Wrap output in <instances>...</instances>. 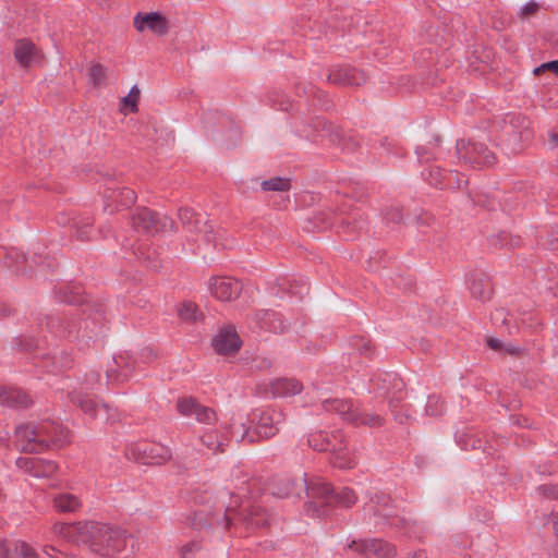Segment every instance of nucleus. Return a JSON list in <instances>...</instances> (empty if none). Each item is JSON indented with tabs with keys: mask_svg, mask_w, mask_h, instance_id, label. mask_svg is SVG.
<instances>
[{
	"mask_svg": "<svg viewBox=\"0 0 558 558\" xmlns=\"http://www.w3.org/2000/svg\"><path fill=\"white\" fill-rule=\"evenodd\" d=\"M545 71H551V72L558 74V60L545 62V63L541 64L539 66H536L533 70V73L535 75H538L539 73L545 72Z\"/></svg>",
	"mask_w": 558,
	"mask_h": 558,
	"instance_id": "nucleus-41",
	"label": "nucleus"
},
{
	"mask_svg": "<svg viewBox=\"0 0 558 558\" xmlns=\"http://www.w3.org/2000/svg\"><path fill=\"white\" fill-rule=\"evenodd\" d=\"M322 405L326 411L335 412L343 421L354 425L380 426L384 422L380 415L361 412L348 400L325 399L322 401Z\"/></svg>",
	"mask_w": 558,
	"mask_h": 558,
	"instance_id": "nucleus-5",
	"label": "nucleus"
},
{
	"mask_svg": "<svg viewBox=\"0 0 558 558\" xmlns=\"http://www.w3.org/2000/svg\"><path fill=\"white\" fill-rule=\"evenodd\" d=\"M1 558H38V555L28 543L16 541L12 547L1 550Z\"/></svg>",
	"mask_w": 558,
	"mask_h": 558,
	"instance_id": "nucleus-24",
	"label": "nucleus"
},
{
	"mask_svg": "<svg viewBox=\"0 0 558 558\" xmlns=\"http://www.w3.org/2000/svg\"><path fill=\"white\" fill-rule=\"evenodd\" d=\"M179 218L181 222L189 228L191 231L202 233L206 242L214 240L211 235L214 232V226L208 223L201 215L194 213L192 209H181L179 211Z\"/></svg>",
	"mask_w": 558,
	"mask_h": 558,
	"instance_id": "nucleus-16",
	"label": "nucleus"
},
{
	"mask_svg": "<svg viewBox=\"0 0 558 558\" xmlns=\"http://www.w3.org/2000/svg\"><path fill=\"white\" fill-rule=\"evenodd\" d=\"M31 398L21 389L12 387L0 388V404L8 408H27L31 405Z\"/></svg>",
	"mask_w": 558,
	"mask_h": 558,
	"instance_id": "nucleus-20",
	"label": "nucleus"
},
{
	"mask_svg": "<svg viewBox=\"0 0 558 558\" xmlns=\"http://www.w3.org/2000/svg\"><path fill=\"white\" fill-rule=\"evenodd\" d=\"M16 465L35 477H46L56 472L57 465L52 461L38 458H19Z\"/></svg>",
	"mask_w": 558,
	"mask_h": 558,
	"instance_id": "nucleus-18",
	"label": "nucleus"
},
{
	"mask_svg": "<svg viewBox=\"0 0 558 558\" xmlns=\"http://www.w3.org/2000/svg\"><path fill=\"white\" fill-rule=\"evenodd\" d=\"M248 523L253 526H264L267 523L266 515L259 507H253L246 517Z\"/></svg>",
	"mask_w": 558,
	"mask_h": 558,
	"instance_id": "nucleus-34",
	"label": "nucleus"
},
{
	"mask_svg": "<svg viewBox=\"0 0 558 558\" xmlns=\"http://www.w3.org/2000/svg\"><path fill=\"white\" fill-rule=\"evenodd\" d=\"M459 158L474 168L492 166L495 162L494 154L483 144L459 141L457 143Z\"/></svg>",
	"mask_w": 558,
	"mask_h": 558,
	"instance_id": "nucleus-8",
	"label": "nucleus"
},
{
	"mask_svg": "<svg viewBox=\"0 0 558 558\" xmlns=\"http://www.w3.org/2000/svg\"><path fill=\"white\" fill-rule=\"evenodd\" d=\"M291 187L290 180L284 178H271L262 182L264 191L284 192Z\"/></svg>",
	"mask_w": 558,
	"mask_h": 558,
	"instance_id": "nucleus-32",
	"label": "nucleus"
},
{
	"mask_svg": "<svg viewBox=\"0 0 558 558\" xmlns=\"http://www.w3.org/2000/svg\"><path fill=\"white\" fill-rule=\"evenodd\" d=\"M270 391L267 395L272 397L295 396L302 391V385L295 379L279 378L269 384Z\"/></svg>",
	"mask_w": 558,
	"mask_h": 558,
	"instance_id": "nucleus-21",
	"label": "nucleus"
},
{
	"mask_svg": "<svg viewBox=\"0 0 558 558\" xmlns=\"http://www.w3.org/2000/svg\"><path fill=\"white\" fill-rule=\"evenodd\" d=\"M87 534L93 549L107 557L119 554L128 543L124 530L98 522H88Z\"/></svg>",
	"mask_w": 558,
	"mask_h": 558,
	"instance_id": "nucleus-3",
	"label": "nucleus"
},
{
	"mask_svg": "<svg viewBox=\"0 0 558 558\" xmlns=\"http://www.w3.org/2000/svg\"><path fill=\"white\" fill-rule=\"evenodd\" d=\"M84 325H85V328H86V329H87V328H89V324H88V322H85V323H84Z\"/></svg>",
	"mask_w": 558,
	"mask_h": 558,
	"instance_id": "nucleus-53",
	"label": "nucleus"
},
{
	"mask_svg": "<svg viewBox=\"0 0 558 558\" xmlns=\"http://www.w3.org/2000/svg\"><path fill=\"white\" fill-rule=\"evenodd\" d=\"M442 411V403L439 398L429 397L426 403V412L429 415H438Z\"/></svg>",
	"mask_w": 558,
	"mask_h": 558,
	"instance_id": "nucleus-38",
	"label": "nucleus"
},
{
	"mask_svg": "<svg viewBox=\"0 0 558 558\" xmlns=\"http://www.w3.org/2000/svg\"><path fill=\"white\" fill-rule=\"evenodd\" d=\"M140 98V89L133 86L129 94L122 98L121 111L126 114L128 112L137 111V101Z\"/></svg>",
	"mask_w": 558,
	"mask_h": 558,
	"instance_id": "nucleus-31",
	"label": "nucleus"
},
{
	"mask_svg": "<svg viewBox=\"0 0 558 558\" xmlns=\"http://www.w3.org/2000/svg\"><path fill=\"white\" fill-rule=\"evenodd\" d=\"M149 267L156 269L158 266L156 264H150Z\"/></svg>",
	"mask_w": 558,
	"mask_h": 558,
	"instance_id": "nucleus-52",
	"label": "nucleus"
},
{
	"mask_svg": "<svg viewBox=\"0 0 558 558\" xmlns=\"http://www.w3.org/2000/svg\"><path fill=\"white\" fill-rule=\"evenodd\" d=\"M429 182H430V184H435V185H441V186L444 185L442 179H438V178H436L435 180H430Z\"/></svg>",
	"mask_w": 558,
	"mask_h": 558,
	"instance_id": "nucleus-47",
	"label": "nucleus"
},
{
	"mask_svg": "<svg viewBox=\"0 0 558 558\" xmlns=\"http://www.w3.org/2000/svg\"><path fill=\"white\" fill-rule=\"evenodd\" d=\"M99 378V376L97 374H92L90 375V385H93L94 381H97Z\"/></svg>",
	"mask_w": 558,
	"mask_h": 558,
	"instance_id": "nucleus-49",
	"label": "nucleus"
},
{
	"mask_svg": "<svg viewBox=\"0 0 558 558\" xmlns=\"http://www.w3.org/2000/svg\"><path fill=\"white\" fill-rule=\"evenodd\" d=\"M538 8L539 5L535 0H530L520 8L518 15L521 19H527L531 15L535 14L538 11Z\"/></svg>",
	"mask_w": 558,
	"mask_h": 558,
	"instance_id": "nucleus-37",
	"label": "nucleus"
},
{
	"mask_svg": "<svg viewBox=\"0 0 558 558\" xmlns=\"http://www.w3.org/2000/svg\"><path fill=\"white\" fill-rule=\"evenodd\" d=\"M80 236H81V238H84V236H85V232H81V233H80Z\"/></svg>",
	"mask_w": 558,
	"mask_h": 558,
	"instance_id": "nucleus-55",
	"label": "nucleus"
},
{
	"mask_svg": "<svg viewBox=\"0 0 558 558\" xmlns=\"http://www.w3.org/2000/svg\"><path fill=\"white\" fill-rule=\"evenodd\" d=\"M241 340L233 327L221 329L213 339V347L218 354L229 355L239 351Z\"/></svg>",
	"mask_w": 558,
	"mask_h": 558,
	"instance_id": "nucleus-15",
	"label": "nucleus"
},
{
	"mask_svg": "<svg viewBox=\"0 0 558 558\" xmlns=\"http://www.w3.org/2000/svg\"><path fill=\"white\" fill-rule=\"evenodd\" d=\"M254 420H256L254 427L255 436L245 429L241 435L242 440L247 438L248 441H254L256 438L267 439L275 436L278 433L284 416L280 410L266 409L254 413Z\"/></svg>",
	"mask_w": 558,
	"mask_h": 558,
	"instance_id": "nucleus-7",
	"label": "nucleus"
},
{
	"mask_svg": "<svg viewBox=\"0 0 558 558\" xmlns=\"http://www.w3.org/2000/svg\"><path fill=\"white\" fill-rule=\"evenodd\" d=\"M254 320L262 329L274 332H284L288 328L286 319L274 311L264 310L254 315Z\"/></svg>",
	"mask_w": 558,
	"mask_h": 558,
	"instance_id": "nucleus-19",
	"label": "nucleus"
},
{
	"mask_svg": "<svg viewBox=\"0 0 558 558\" xmlns=\"http://www.w3.org/2000/svg\"><path fill=\"white\" fill-rule=\"evenodd\" d=\"M487 344L493 350H499L502 348V342L499 339L496 338H489L487 340Z\"/></svg>",
	"mask_w": 558,
	"mask_h": 558,
	"instance_id": "nucleus-42",
	"label": "nucleus"
},
{
	"mask_svg": "<svg viewBox=\"0 0 558 558\" xmlns=\"http://www.w3.org/2000/svg\"><path fill=\"white\" fill-rule=\"evenodd\" d=\"M308 445L317 451H330L333 454V464L340 469L352 468L353 459L350 457L344 439L340 433L329 437L324 432L313 433L308 436Z\"/></svg>",
	"mask_w": 558,
	"mask_h": 558,
	"instance_id": "nucleus-4",
	"label": "nucleus"
},
{
	"mask_svg": "<svg viewBox=\"0 0 558 558\" xmlns=\"http://www.w3.org/2000/svg\"><path fill=\"white\" fill-rule=\"evenodd\" d=\"M73 401L78 404V407L86 413L92 416L98 417L102 413L107 414V405L106 404H96L92 399L89 398H81V397H74Z\"/></svg>",
	"mask_w": 558,
	"mask_h": 558,
	"instance_id": "nucleus-27",
	"label": "nucleus"
},
{
	"mask_svg": "<svg viewBox=\"0 0 558 558\" xmlns=\"http://www.w3.org/2000/svg\"><path fill=\"white\" fill-rule=\"evenodd\" d=\"M472 295L476 299L484 300L490 293V283L488 281H473L470 286Z\"/></svg>",
	"mask_w": 558,
	"mask_h": 558,
	"instance_id": "nucleus-33",
	"label": "nucleus"
},
{
	"mask_svg": "<svg viewBox=\"0 0 558 558\" xmlns=\"http://www.w3.org/2000/svg\"><path fill=\"white\" fill-rule=\"evenodd\" d=\"M451 174H446L444 179L450 180Z\"/></svg>",
	"mask_w": 558,
	"mask_h": 558,
	"instance_id": "nucleus-54",
	"label": "nucleus"
},
{
	"mask_svg": "<svg viewBox=\"0 0 558 558\" xmlns=\"http://www.w3.org/2000/svg\"><path fill=\"white\" fill-rule=\"evenodd\" d=\"M134 27L141 33L150 31L158 36H163L169 31V23L160 12H140L134 16Z\"/></svg>",
	"mask_w": 558,
	"mask_h": 558,
	"instance_id": "nucleus-10",
	"label": "nucleus"
},
{
	"mask_svg": "<svg viewBox=\"0 0 558 558\" xmlns=\"http://www.w3.org/2000/svg\"><path fill=\"white\" fill-rule=\"evenodd\" d=\"M14 56L21 65L28 66L37 58V48L29 40L22 39L15 44Z\"/></svg>",
	"mask_w": 558,
	"mask_h": 558,
	"instance_id": "nucleus-22",
	"label": "nucleus"
},
{
	"mask_svg": "<svg viewBox=\"0 0 558 558\" xmlns=\"http://www.w3.org/2000/svg\"><path fill=\"white\" fill-rule=\"evenodd\" d=\"M53 507L59 512H74L82 506L80 498L70 493H59L53 497Z\"/></svg>",
	"mask_w": 558,
	"mask_h": 558,
	"instance_id": "nucleus-25",
	"label": "nucleus"
},
{
	"mask_svg": "<svg viewBox=\"0 0 558 558\" xmlns=\"http://www.w3.org/2000/svg\"><path fill=\"white\" fill-rule=\"evenodd\" d=\"M300 486H304L307 496L312 499L305 505V512L311 517H323L329 512V506L337 501L345 507L352 506L356 501V496L351 488L343 487L336 494L329 484L322 478H304Z\"/></svg>",
	"mask_w": 558,
	"mask_h": 558,
	"instance_id": "nucleus-2",
	"label": "nucleus"
},
{
	"mask_svg": "<svg viewBox=\"0 0 558 558\" xmlns=\"http://www.w3.org/2000/svg\"><path fill=\"white\" fill-rule=\"evenodd\" d=\"M368 510L373 511L375 517L388 518L392 515L391 500L384 494H376Z\"/></svg>",
	"mask_w": 558,
	"mask_h": 558,
	"instance_id": "nucleus-26",
	"label": "nucleus"
},
{
	"mask_svg": "<svg viewBox=\"0 0 558 558\" xmlns=\"http://www.w3.org/2000/svg\"><path fill=\"white\" fill-rule=\"evenodd\" d=\"M199 549V545L196 542H190L181 546L180 556L181 558H192L193 555Z\"/></svg>",
	"mask_w": 558,
	"mask_h": 558,
	"instance_id": "nucleus-39",
	"label": "nucleus"
},
{
	"mask_svg": "<svg viewBox=\"0 0 558 558\" xmlns=\"http://www.w3.org/2000/svg\"><path fill=\"white\" fill-rule=\"evenodd\" d=\"M116 201H119L121 206H130L136 199L135 192L130 189H123L119 192L118 196H112Z\"/></svg>",
	"mask_w": 558,
	"mask_h": 558,
	"instance_id": "nucleus-36",
	"label": "nucleus"
},
{
	"mask_svg": "<svg viewBox=\"0 0 558 558\" xmlns=\"http://www.w3.org/2000/svg\"><path fill=\"white\" fill-rule=\"evenodd\" d=\"M125 456L143 464H162L170 460L172 452L161 444L141 441L128 445Z\"/></svg>",
	"mask_w": 558,
	"mask_h": 558,
	"instance_id": "nucleus-6",
	"label": "nucleus"
},
{
	"mask_svg": "<svg viewBox=\"0 0 558 558\" xmlns=\"http://www.w3.org/2000/svg\"><path fill=\"white\" fill-rule=\"evenodd\" d=\"M413 558H426L425 554L424 553H415L413 555Z\"/></svg>",
	"mask_w": 558,
	"mask_h": 558,
	"instance_id": "nucleus-50",
	"label": "nucleus"
},
{
	"mask_svg": "<svg viewBox=\"0 0 558 558\" xmlns=\"http://www.w3.org/2000/svg\"><path fill=\"white\" fill-rule=\"evenodd\" d=\"M550 136H551V140H553L554 142H556V143L558 142V134L553 133Z\"/></svg>",
	"mask_w": 558,
	"mask_h": 558,
	"instance_id": "nucleus-51",
	"label": "nucleus"
},
{
	"mask_svg": "<svg viewBox=\"0 0 558 558\" xmlns=\"http://www.w3.org/2000/svg\"><path fill=\"white\" fill-rule=\"evenodd\" d=\"M329 80L352 86H360L366 82L364 73L356 69H340L330 74Z\"/></svg>",
	"mask_w": 558,
	"mask_h": 558,
	"instance_id": "nucleus-23",
	"label": "nucleus"
},
{
	"mask_svg": "<svg viewBox=\"0 0 558 558\" xmlns=\"http://www.w3.org/2000/svg\"><path fill=\"white\" fill-rule=\"evenodd\" d=\"M353 347L355 350H357L361 354L369 355L372 353V344L369 340H366L364 338H359L354 341Z\"/></svg>",
	"mask_w": 558,
	"mask_h": 558,
	"instance_id": "nucleus-40",
	"label": "nucleus"
},
{
	"mask_svg": "<svg viewBox=\"0 0 558 558\" xmlns=\"http://www.w3.org/2000/svg\"><path fill=\"white\" fill-rule=\"evenodd\" d=\"M178 411L186 417H195L197 422L211 424L216 422V413L204 405L197 403L194 399H181L177 403Z\"/></svg>",
	"mask_w": 558,
	"mask_h": 558,
	"instance_id": "nucleus-14",
	"label": "nucleus"
},
{
	"mask_svg": "<svg viewBox=\"0 0 558 558\" xmlns=\"http://www.w3.org/2000/svg\"><path fill=\"white\" fill-rule=\"evenodd\" d=\"M386 377H387L389 380L392 378V379H393V381H395V387H396L399 391L401 390V388H402L403 384H402V381H401L400 379H396V378H395L393 376H391V375H386Z\"/></svg>",
	"mask_w": 558,
	"mask_h": 558,
	"instance_id": "nucleus-45",
	"label": "nucleus"
},
{
	"mask_svg": "<svg viewBox=\"0 0 558 558\" xmlns=\"http://www.w3.org/2000/svg\"><path fill=\"white\" fill-rule=\"evenodd\" d=\"M549 558H558V539L549 554Z\"/></svg>",
	"mask_w": 558,
	"mask_h": 558,
	"instance_id": "nucleus-46",
	"label": "nucleus"
},
{
	"mask_svg": "<svg viewBox=\"0 0 558 558\" xmlns=\"http://www.w3.org/2000/svg\"><path fill=\"white\" fill-rule=\"evenodd\" d=\"M106 77L107 69L102 64H90V66L88 68V80L93 86L98 87L102 85L106 81Z\"/></svg>",
	"mask_w": 558,
	"mask_h": 558,
	"instance_id": "nucleus-30",
	"label": "nucleus"
},
{
	"mask_svg": "<svg viewBox=\"0 0 558 558\" xmlns=\"http://www.w3.org/2000/svg\"><path fill=\"white\" fill-rule=\"evenodd\" d=\"M178 314L181 319L186 322H196L202 317V313L199 312L197 305L190 301L183 302L179 306Z\"/></svg>",
	"mask_w": 558,
	"mask_h": 558,
	"instance_id": "nucleus-29",
	"label": "nucleus"
},
{
	"mask_svg": "<svg viewBox=\"0 0 558 558\" xmlns=\"http://www.w3.org/2000/svg\"><path fill=\"white\" fill-rule=\"evenodd\" d=\"M209 290L216 299L228 302L240 295L242 284L236 279L230 277H217L210 280Z\"/></svg>",
	"mask_w": 558,
	"mask_h": 558,
	"instance_id": "nucleus-11",
	"label": "nucleus"
},
{
	"mask_svg": "<svg viewBox=\"0 0 558 558\" xmlns=\"http://www.w3.org/2000/svg\"><path fill=\"white\" fill-rule=\"evenodd\" d=\"M538 490H539L543 495H545V496H547V497H556V496H557V495L555 494V489H554L553 487H550V486H547V485L541 486V487L538 488Z\"/></svg>",
	"mask_w": 558,
	"mask_h": 558,
	"instance_id": "nucleus-43",
	"label": "nucleus"
},
{
	"mask_svg": "<svg viewBox=\"0 0 558 558\" xmlns=\"http://www.w3.org/2000/svg\"><path fill=\"white\" fill-rule=\"evenodd\" d=\"M201 440L209 451L217 452L222 449L226 438L217 430H208L201 436Z\"/></svg>",
	"mask_w": 558,
	"mask_h": 558,
	"instance_id": "nucleus-28",
	"label": "nucleus"
},
{
	"mask_svg": "<svg viewBox=\"0 0 558 558\" xmlns=\"http://www.w3.org/2000/svg\"><path fill=\"white\" fill-rule=\"evenodd\" d=\"M87 524L88 522H78L75 524L56 523L52 527V532L69 542L88 543Z\"/></svg>",
	"mask_w": 558,
	"mask_h": 558,
	"instance_id": "nucleus-17",
	"label": "nucleus"
},
{
	"mask_svg": "<svg viewBox=\"0 0 558 558\" xmlns=\"http://www.w3.org/2000/svg\"><path fill=\"white\" fill-rule=\"evenodd\" d=\"M465 183H466V181H465L463 178H461V179H459V180L457 181V187H458V189H460V187H462V185H463V184H465Z\"/></svg>",
	"mask_w": 558,
	"mask_h": 558,
	"instance_id": "nucleus-48",
	"label": "nucleus"
},
{
	"mask_svg": "<svg viewBox=\"0 0 558 558\" xmlns=\"http://www.w3.org/2000/svg\"><path fill=\"white\" fill-rule=\"evenodd\" d=\"M132 226L137 231L144 232H158L165 231L172 227V221L163 217L162 220H157L151 210L147 208H137L132 217Z\"/></svg>",
	"mask_w": 558,
	"mask_h": 558,
	"instance_id": "nucleus-9",
	"label": "nucleus"
},
{
	"mask_svg": "<svg viewBox=\"0 0 558 558\" xmlns=\"http://www.w3.org/2000/svg\"><path fill=\"white\" fill-rule=\"evenodd\" d=\"M137 364V359L124 352L114 357V367L107 371V378L110 383H122L131 377L132 371Z\"/></svg>",
	"mask_w": 558,
	"mask_h": 558,
	"instance_id": "nucleus-13",
	"label": "nucleus"
},
{
	"mask_svg": "<svg viewBox=\"0 0 558 558\" xmlns=\"http://www.w3.org/2000/svg\"><path fill=\"white\" fill-rule=\"evenodd\" d=\"M44 551L51 558H60L59 556L54 555L59 554V551L53 546L45 547Z\"/></svg>",
	"mask_w": 558,
	"mask_h": 558,
	"instance_id": "nucleus-44",
	"label": "nucleus"
},
{
	"mask_svg": "<svg viewBox=\"0 0 558 558\" xmlns=\"http://www.w3.org/2000/svg\"><path fill=\"white\" fill-rule=\"evenodd\" d=\"M16 446L22 451L40 452L50 446H63L68 432L56 421L22 424L15 429Z\"/></svg>",
	"mask_w": 558,
	"mask_h": 558,
	"instance_id": "nucleus-1",
	"label": "nucleus"
},
{
	"mask_svg": "<svg viewBox=\"0 0 558 558\" xmlns=\"http://www.w3.org/2000/svg\"><path fill=\"white\" fill-rule=\"evenodd\" d=\"M349 548L366 557L374 555L378 558H389L396 553L393 546L381 539L352 541L351 544H349Z\"/></svg>",
	"mask_w": 558,
	"mask_h": 558,
	"instance_id": "nucleus-12",
	"label": "nucleus"
},
{
	"mask_svg": "<svg viewBox=\"0 0 558 558\" xmlns=\"http://www.w3.org/2000/svg\"><path fill=\"white\" fill-rule=\"evenodd\" d=\"M281 485L283 487H280L279 485L275 488L274 490V495L278 496V497H289L291 495L294 494V486H295V483L292 481V480H283L281 482Z\"/></svg>",
	"mask_w": 558,
	"mask_h": 558,
	"instance_id": "nucleus-35",
	"label": "nucleus"
}]
</instances>
